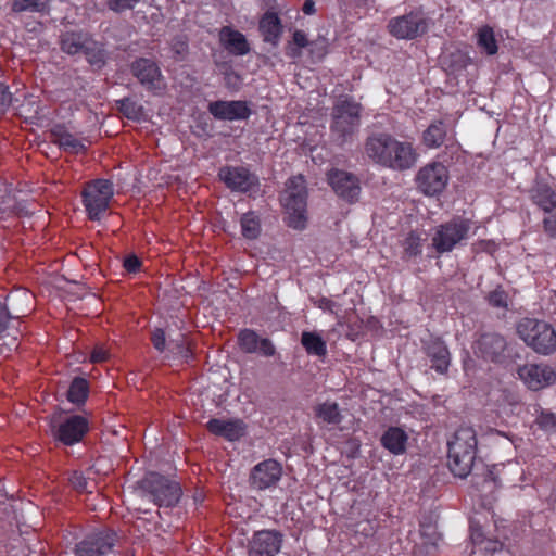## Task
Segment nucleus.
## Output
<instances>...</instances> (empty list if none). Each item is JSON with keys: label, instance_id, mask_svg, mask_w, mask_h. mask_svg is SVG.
Segmentation results:
<instances>
[{"label": "nucleus", "instance_id": "obj_5", "mask_svg": "<svg viewBox=\"0 0 556 556\" xmlns=\"http://www.w3.org/2000/svg\"><path fill=\"white\" fill-rule=\"evenodd\" d=\"M362 105L352 99L339 101L332 111L331 132L340 144L350 140L361 125Z\"/></svg>", "mask_w": 556, "mask_h": 556}, {"label": "nucleus", "instance_id": "obj_43", "mask_svg": "<svg viewBox=\"0 0 556 556\" xmlns=\"http://www.w3.org/2000/svg\"><path fill=\"white\" fill-rule=\"evenodd\" d=\"M169 351L175 355L178 356L185 361H188L192 357V352L190 349L189 342L181 337L177 340H170L168 342Z\"/></svg>", "mask_w": 556, "mask_h": 556}, {"label": "nucleus", "instance_id": "obj_59", "mask_svg": "<svg viewBox=\"0 0 556 556\" xmlns=\"http://www.w3.org/2000/svg\"><path fill=\"white\" fill-rule=\"evenodd\" d=\"M471 540H472V543L477 546V545H482L485 543V539H483V535L481 532H478L476 530H473L471 532Z\"/></svg>", "mask_w": 556, "mask_h": 556}, {"label": "nucleus", "instance_id": "obj_32", "mask_svg": "<svg viewBox=\"0 0 556 556\" xmlns=\"http://www.w3.org/2000/svg\"><path fill=\"white\" fill-rule=\"evenodd\" d=\"M301 344L308 355L325 357L327 355V343L323 337L315 331H303Z\"/></svg>", "mask_w": 556, "mask_h": 556}, {"label": "nucleus", "instance_id": "obj_38", "mask_svg": "<svg viewBox=\"0 0 556 556\" xmlns=\"http://www.w3.org/2000/svg\"><path fill=\"white\" fill-rule=\"evenodd\" d=\"M477 43L489 55H494L498 50L494 31L490 26L479 28L477 31Z\"/></svg>", "mask_w": 556, "mask_h": 556}, {"label": "nucleus", "instance_id": "obj_25", "mask_svg": "<svg viewBox=\"0 0 556 556\" xmlns=\"http://www.w3.org/2000/svg\"><path fill=\"white\" fill-rule=\"evenodd\" d=\"M219 41L222 46L232 55L243 56L250 52V45L245 36L229 26H224L220 28Z\"/></svg>", "mask_w": 556, "mask_h": 556}, {"label": "nucleus", "instance_id": "obj_27", "mask_svg": "<svg viewBox=\"0 0 556 556\" xmlns=\"http://www.w3.org/2000/svg\"><path fill=\"white\" fill-rule=\"evenodd\" d=\"M408 442L407 433L400 427H390L380 438L381 445L393 455H402L406 452Z\"/></svg>", "mask_w": 556, "mask_h": 556}, {"label": "nucleus", "instance_id": "obj_49", "mask_svg": "<svg viewBox=\"0 0 556 556\" xmlns=\"http://www.w3.org/2000/svg\"><path fill=\"white\" fill-rule=\"evenodd\" d=\"M309 53L316 59H323L327 53V47L324 40L312 41L309 46Z\"/></svg>", "mask_w": 556, "mask_h": 556}, {"label": "nucleus", "instance_id": "obj_41", "mask_svg": "<svg viewBox=\"0 0 556 556\" xmlns=\"http://www.w3.org/2000/svg\"><path fill=\"white\" fill-rule=\"evenodd\" d=\"M116 104L121 113L129 119L138 121L143 114L142 106L129 98L117 100Z\"/></svg>", "mask_w": 556, "mask_h": 556}, {"label": "nucleus", "instance_id": "obj_37", "mask_svg": "<svg viewBox=\"0 0 556 556\" xmlns=\"http://www.w3.org/2000/svg\"><path fill=\"white\" fill-rule=\"evenodd\" d=\"M241 232L245 239L254 240L261 235V222L254 212H248L240 219Z\"/></svg>", "mask_w": 556, "mask_h": 556}, {"label": "nucleus", "instance_id": "obj_13", "mask_svg": "<svg viewBox=\"0 0 556 556\" xmlns=\"http://www.w3.org/2000/svg\"><path fill=\"white\" fill-rule=\"evenodd\" d=\"M328 182L336 194L348 203L358 201L361 184L358 178L346 170L333 168L327 174Z\"/></svg>", "mask_w": 556, "mask_h": 556}, {"label": "nucleus", "instance_id": "obj_28", "mask_svg": "<svg viewBox=\"0 0 556 556\" xmlns=\"http://www.w3.org/2000/svg\"><path fill=\"white\" fill-rule=\"evenodd\" d=\"M91 35L86 31H65L60 36L61 50L68 55L83 54Z\"/></svg>", "mask_w": 556, "mask_h": 556}, {"label": "nucleus", "instance_id": "obj_23", "mask_svg": "<svg viewBox=\"0 0 556 556\" xmlns=\"http://www.w3.org/2000/svg\"><path fill=\"white\" fill-rule=\"evenodd\" d=\"M31 302L33 295L26 290H16L7 294L2 306H4L8 312L9 321L26 316L31 309Z\"/></svg>", "mask_w": 556, "mask_h": 556}, {"label": "nucleus", "instance_id": "obj_4", "mask_svg": "<svg viewBox=\"0 0 556 556\" xmlns=\"http://www.w3.org/2000/svg\"><path fill=\"white\" fill-rule=\"evenodd\" d=\"M472 223L468 218L454 217L435 227L432 247L439 253H447L466 243L470 238Z\"/></svg>", "mask_w": 556, "mask_h": 556}, {"label": "nucleus", "instance_id": "obj_62", "mask_svg": "<svg viewBox=\"0 0 556 556\" xmlns=\"http://www.w3.org/2000/svg\"><path fill=\"white\" fill-rule=\"evenodd\" d=\"M204 500V496L202 495V493H195L193 495V503L195 506H198L199 504H201Z\"/></svg>", "mask_w": 556, "mask_h": 556}, {"label": "nucleus", "instance_id": "obj_31", "mask_svg": "<svg viewBox=\"0 0 556 556\" xmlns=\"http://www.w3.org/2000/svg\"><path fill=\"white\" fill-rule=\"evenodd\" d=\"M87 42L88 43L83 52L87 62L94 68H102L106 64L108 60V52L104 45L94 40L92 36Z\"/></svg>", "mask_w": 556, "mask_h": 556}, {"label": "nucleus", "instance_id": "obj_15", "mask_svg": "<svg viewBox=\"0 0 556 556\" xmlns=\"http://www.w3.org/2000/svg\"><path fill=\"white\" fill-rule=\"evenodd\" d=\"M281 476V465L275 459H266L253 467L250 483L253 489L262 491L275 486Z\"/></svg>", "mask_w": 556, "mask_h": 556}, {"label": "nucleus", "instance_id": "obj_7", "mask_svg": "<svg viewBox=\"0 0 556 556\" xmlns=\"http://www.w3.org/2000/svg\"><path fill=\"white\" fill-rule=\"evenodd\" d=\"M473 351L478 357L500 365L507 364L514 356L513 343L495 331L480 333L473 343Z\"/></svg>", "mask_w": 556, "mask_h": 556}, {"label": "nucleus", "instance_id": "obj_33", "mask_svg": "<svg viewBox=\"0 0 556 556\" xmlns=\"http://www.w3.org/2000/svg\"><path fill=\"white\" fill-rule=\"evenodd\" d=\"M446 138V125L442 121L431 123L422 134V142L427 148L441 147Z\"/></svg>", "mask_w": 556, "mask_h": 556}, {"label": "nucleus", "instance_id": "obj_17", "mask_svg": "<svg viewBox=\"0 0 556 556\" xmlns=\"http://www.w3.org/2000/svg\"><path fill=\"white\" fill-rule=\"evenodd\" d=\"M208 112L219 121H243L251 115V109L245 101H214L208 104Z\"/></svg>", "mask_w": 556, "mask_h": 556}, {"label": "nucleus", "instance_id": "obj_3", "mask_svg": "<svg viewBox=\"0 0 556 556\" xmlns=\"http://www.w3.org/2000/svg\"><path fill=\"white\" fill-rule=\"evenodd\" d=\"M518 337L534 352L551 355L556 351V331L551 324L536 318H522L516 325Z\"/></svg>", "mask_w": 556, "mask_h": 556}, {"label": "nucleus", "instance_id": "obj_34", "mask_svg": "<svg viewBox=\"0 0 556 556\" xmlns=\"http://www.w3.org/2000/svg\"><path fill=\"white\" fill-rule=\"evenodd\" d=\"M52 135L54 137L53 142L64 151L79 153L85 150V146L79 139L61 128L54 129Z\"/></svg>", "mask_w": 556, "mask_h": 556}, {"label": "nucleus", "instance_id": "obj_6", "mask_svg": "<svg viewBox=\"0 0 556 556\" xmlns=\"http://www.w3.org/2000/svg\"><path fill=\"white\" fill-rule=\"evenodd\" d=\"M307 191L302 176L290 178L281 195V203L289 214V225L295 229L305 226Z\"/></svg>", "mask_w": 556, "mask_h": 556}, {"label": "nucleus", "instance_id": "obj_8", "mask_svg": "<svg viewBox=\"0 0 556 556\" xmlns=\"http://www.w3.org/2000/svg\"><path fill=\"white\" fill-rule=\"evenodd\" d=\"M113 184L106 179H97L86 185L81 195L89 219L100 220L113 198Z\"/></svg>", "mask_w": 556, "mask_h": 556}, {"label": "nucleus", "instance_id": "obj_21", "mask_svg": "<svg viewBox=\"0 0 556 556\" xmlns=\"http://www.w3.org/2000/svg\"><path fill=\"white\" fill-rule=\"evenodd\" d=\"M238 343L244 353L258 354L265 357H271L276 353V348L268 338H261L252 329H243L238 334Z\"/></svg>", "mask_w": 556, "mask_h": 556}, {"label": "nucleus", "instance_id": "obj_52", "mask_svg": "<svg viewBox=\"0 0 556 556\" xmlns=\"http://www.w3.org/2000/svg\"><path fill=\"white\" fill-rule=\"evenodd\" d=\"M543 228L551 238H556V213L543 219Z\"/></svg>", "mask_w": 556, "mask_h": 556}, {"label": "nucleus", "instance_id": "obj_30", "mask_svg": "<svg viewBox=\"0 0 556 556\" xmlns=\"http://www.w3.org/2000/svg\"><path fill=\"white\" fill-rule=\"evenodd\" d=\"M315 417L319 422L338 426L343 420V415L337 402L326 401L314 407Z\"/></svg>", "mask_w": 556, "mask_h": 556}, {"label": "nucleus", "instance_id": "obj_57", "mask_svg": "<svg viewBox=\"0 0 556 556\" xmlns=\"http://www.w3.org/2000/svg\"><path fill=\"white\" fill-rule=\"evenodd\" d=\"M8 326L9 315L5 307L2 306V301H0V336L8 329Z\"/></svg>", "mask_w": 556, "mask_h": 556}, {"label": "nucleus", "instance_id": "obj_22", "mask_svg": "<svg viewBox=\"0 0 556 556\" xmlns=\"http://www.w3.org/2000/svg\"><path fill=\"white\" fill-rule=\"evenodd\" d=\"M424 350L431 362V368L438 374H446L451 364V354L444 341L431 338L425 342Z\"/></svg>", "mask_w": 556, "mask_h": 556}, {"label": "nucleus", "instance_id": "obj_55", "mask_svg": "<svg viewBox=\"0 0 556 556\" xmlns=\"http://www.w3.org/2000/svg\"><path fill=\"white\" fill-rule=\"evenodd\" d=\"M155 527L154 522L148 521L143 518H138L135 522V528L141 532L142 536L146 535V532H151L152 529Z\"/></svg>", "mask_w": 556, "mask_h": 556}, {"label": "nucleus", "instance_id": "obj_16", "mask_svg": "<svg viewBox=\"0 0 556 556\" xmlns=\"http://www.w3.org/2000/svg\"><path fill=\"white\" fill-rule=\"evenodd\" d=\"M393 136L388 132H374L365 140L366 156L375 164L388 167V159Z\"/></svg>", "mask_w": 556, "mask_h": 556}, {"label": "nucleus", "instance_id": "obj_42", "mask_svg": "<svg viewBox=\"0 0 556 556\" xmlns=\"http://www.w3.org/2000/svg\"><path fill=\"white\" fill-rule=\"evenodd\" d=\"M535 424L545 433H556V414L541 409Z\"/></svg>", "mask_w": 556, "mask_h": 556}, {"label": "nucleus", "instance_id": "obj_19", "mask_svg": "<svg viewBox=\"0 0 556 556\" xmlns=\"http://www.w3.org/2000/svg\"><path fill=\"white\" fill-rule=\"evenodd\" d=\"M282 544V534L275 530H262L254 534L249 556H276Z\"/></svg>", "mask_w": 556, "mask_h": 556}, {"label": "nucleus", "instance_id": "obj_61", "mask_svg": "<svg viewBox=\"0 0 556 556\" xmlns=\"http://www.w3.org/2000/svg\"><path fill=\"white\" fill-rule=\"evenodd\" d=\"M482 545L485 551H490V552H496L498 546H501L500 542L491 541V540H486L485 543Z\"/></svg>", "mask_w": 556, "mask_h": 556}, {"label": "nucleus", "instance_id": "obj_11", "mask_svg": "<svg viewBox=\"0 0 556 556\" xmlns=\"http://www.w3.org/2000/svg\"><path fill=\"white\" fill-rule=\"evenodd\" d=\"M418 189L428 197L440 194L448 181V170L442 163L421 167L416 177Z\"/></svg>", "mask_w": 556, "mask_h": 556}, {"label": "nucleus", "instance_id": "obj_60", "mask_svg": "<svg viewBox=\"0 0 556 556\" xmlns=\"http://www.w3.org/2000/svg\"><path fill=\"white\" fill-rule=\"evenodd\" d=\"M287 55L292 58V59H296V58H300L301 56V48L296 47V46H289L287 48Z\"/></svg>", "mask_w": 556, "mask_h": 556}, {"label": "nucleus", "instance_id": "obj_46", "mask_svg": "<svg viewBox=\"0 0 556 556\" xmlns=\"http://www.w3.org/2000/svg\"><path fill=\"white\" fill-rule=\"evenodd\" d=\"M170 49L178 60H184L188 53V41L186 36H176L173 38Z\"/></svg>", "mask_w": 556, "mask_h": 556}, {"label": "nucleus", "instance_id": "obj_18", "mask_svg": "<svg viewBox=\"0 0 556 556\" xmlns=\"http://www.w3.org/2000/svg\"><path fill=\"white\" fill-rule=\"evenodd\" d=\"M225 185L237 192L252 191L258 185V178L244 167H225L219 172Z\"/></svg>", "mask_w": 556, "mask_h": 556}, {"label": "nucleus", "instance_id": "obj_54", "mask_svg": "<svg viewBox=\"0 0 556 556\" xmlns=\"http://www.w3.org/2000/svg\"><path fill=\"white\" fill-rule=\"evenodd\" d=\"M11 102V93L8 87L0 83V112H3Z\"/></svg>", "mask_w": 556, "mask_h": 556}, {"label": "nucleus", "instance_id": "obj_2", "mask_svg": "<svg viewBox=\"0 0 556 556\" xmlns=\"http://www.w3.org/2000/svg\"><path fill=\"white\" fill-rule=\"evenodd\" d=\"M477 454L476 431L470 427L456 430L448 441V467L454 476L466 478L473 466Z\"/></svg>", "mask_w": 556, "mask_h": 556}, {"label": "nucleus", "instance_id": "obj_26", "mask_svg": "<svg viewBox=\"0 0 556 556\" xmlns=\"http://www.w3.org/2000/svg\"><path fill=\"white\" fill-rule=\"evenodd\" d=\"M530 198L546 213L556 210V190L545 181H535L530 190Z\"/></svg>", "mask_w": 556, "mask_h": 556}, {"label": "nucleus", "instance_id": "obj_48", "mask_svg": "<svg viewBox=\"0 0 556 556\" xmlns=\"http://www.w3.org/2000/svg\"><path fill=\"white\" fill-rule=\"evenodd\" d=\"M139 2L140 0H108V7L116 13H121L134 9Z\"/></svg>", "mask_w": 556, "mask_h": 556}, {"label": "nucleus", "instance_id": "obj_40", "mask_svg": "<svg viewBox=\"0 0 556 556\" xmlns=\"http://www.w3.org/2000/svg\"><path fill=\"white\" fill-rule=\"evenodd\" d=\"M12 10L14 12H46L49 10V0H14Z\"/></svg>", "mask_w": 556, "mask_h": 556}, {"label": "nucleus", "instance_id": "obj_35", "mask_svg": "<svg viewBox=\"0 0 556 556\" xmlns=\"http://www.w3.org/2000/svg\"><path fill=\"white\" fill-rule=\"evenodd\" d=\"M22 206L17 201L16 192L5 184H0V214L18 213Z\"/></svg>", "mask_w": 556, "mask_h": 556}, {"label": "nucleus", "instance_id": "obj_20", "mask_svg": "<svg viewBox=\"0 0 556 556\" xmlns=\"http://www.w3.org/2000/svg\"><path fill=\"white\" fill-rule=\"evenodd\" d=\"M388 161V167L393 170H406L415 166L418 153L413 144L406 141H399L393 137Z\"/></svg>", "mask_w": 556, "mask_h": 556}, {"label": "nucleus", "instance_id": "obj_50", "mask_svg": "<svg viewBox=\"0 0 556 556\" xmlns=\"http://www.w3.org/2000/svg\"><path fill=\"white\" fill-rule=\"evenodd\" d=\"M123 265L128 273L135 274L139 271L141 267V261L138 258V256L131 254L125 257Z\"/></svg>", "mask_w": 556, "mask_h": 556}, {"label": "nucleus", "instance_id": "obj_56", "mask_svg": "<svg viewBox=\"0 0 556 556\" xmlns=\"http://www.w3.org/2000/svg\"><path fill=\"white\" fill-rule=\"evenodd\" d=\"M108 357V352L102 346H97L91 353V362L92 363H101L105 361Z\"/></svg>", "mask_w": 556, "mask_h": 556}, {"label": "nucleus", "instance_id": "obj_9", "mask_svg": "<svg viewBox=\"0 0 556 556\" xmlns=\"http://www.w3.org/2000/svg\"><path fill=\"white\" fill-rule=\"evenodd\" d=\"M52 437L65 445H74L81 441L88 431V421L80 415L62 416L55 414L50 418Z\"/></svg>", "mask_w": 556, "mask_h": 556}, {"label": "nucleus", "instance_id": "obj_47", "mask_svg": "<svg viewBox=\"0 0 556 556\" xmlns=\"http://www.w3.org/2000/svg\"><path fill=\"white\" fill-rule=\"evenodd\" d=\"M316 305L318 308L333 314L338 318V324L342 325L341 316L339 314L340 305L337 302L323 296L316 302Z\"/></svg>", "mask_w": 556, "mask_h": 556}, {"label": "nucleus", "instance_id": "obj_53", "mask_svg": "<svg viewBox=\"0 0 556 556\" xmlns=\"http://www.w3.org/2000/svg\"><path fill=\"white\" fill-rule=\"evenodd\" d=\"M292 40H293V45L299 48H306V47L309 48V46L312 43V41H309L307 39V36L303 30H295L293 33Z\"/></svg>", "mask_w": 556, "mask_h": 556}, {"label": "nucleus", "instance_id": "obj_24", "mask_svg": "<svg viewBox=\"0 0 556 556\" xmlns=\"http://www.w3.org/2000/svg\"><path fill=\"white\" fill-rule=\"evenodd\" d=\"M207 430L215 434L223 437L229 441L239 440L244 435L245 426L239 419H210L206 424Z\"/></svg>", "mask_w": 556, "mask_h": 556}, {"label": "nucleus", "instance_id": "obj_29", "mask_svg": "<svg viewBox=\"0 0 556 556\" xmlns=\"http://www.w3.org/2000/svg\"><path fill=\"white\" fill-rule=\"evenodd\" d=\"M260 31L264 41L277 45L282 33L280 18L275 12H266L260 21Z\"/></svg>", "mask_w": 556, "mask_h": 556}, {"label": "nucleus", "instance_id": "obj_1", "mask_svg": "<svg viewBox=\"0 0 556 556\" xmlns=\"http://www.w3.org/2000/svg\"><path fill=\"white\" fill-rule=\"evenodd\" d=\"M182 495L179 482L157 472H149L132 486L130 504L137 511L148 513L137 505L136 500H148L159 507H174Z\"/></svg>", "mask_w": 556, "mask_h": 556}, {"label": "nucleus", "instance_id": "obj_44", "mask_svg": "<svg viewBox=\"0 0 556 556\" xmlns=\"http://www.w3.org/2000/svg\"><path fill=\"white\" fill-rule=\"evenodd\" d=\"M68 481L74 490L80 493H91L92 491L89 489L91 482L85 475L80 471H73L68 477Z\"/></svg>", "mask_w": 556, "mask_h": 556}, {"label": "nucleus", "instance_id": "obj_45", "mask_svg": "<svg viewBox=\"0 0 556 556\" xmlns=\"http://www.w3.org/2000/svg\"><path fill=\"white\" fill-rule=\"evenodd\" d=\"M489 305L494 308H507L508 306V295L502 288H496L491 291L486 296Z\"/></svg>", "mask_w": 556, "mask_h": 556}, {"label": "nucleus", "instance_id": "obj_39", "mask_svg": "<svg viewBox=\"0 0 556 556\" xmlns=\"http://www.w3.org/2000/svg\"><path fill=\"white\" fill-rule=\"evenodd\" d=\"M403 247V258L412 260L421 255L422 253V239L414 231L409 232L402 242Z\"/></svg>", "mask_w": 556, "mask_h": 556}, {"label": "nucleus", "instance_id": "obj_12", "mask_svg": "<svg viewBox=\"0 0 556 556\" xmlns=\"http://www.w3.org/2000/svg\"><path fill=\"white\" fill-rule=\"evenodd\" d=\"M131 74L149 91L159 93L164 87V77L157 63L151 59L139 58L130 65Z\"/></svg>", "mask_w": 556, "mask_h": 556}, {"label": "nucleus", "instance_id": "obj_14", "mask_svg": "<svg viewBox=\"0 0 556 556\" xmlns=\"http://www.w3.org/2000/svg\"><path fill=\"white\" fill-rule=\"evenodd\" d=\"M518 376L531 390L538 391L556 381V372L545 364H526L518 368Z\"/></svg>", "mask_w": 556, "mask_h": 556}, {"label": "nucleus", "instance_id": "obj_36", "mask_svg": "<svg viewBox=\"0 0 556 556\" xmlns=\"http://www.w3.org/2000/svg\"><path fill=\"white\" fill-rule=\"evenodd\" d=\"M89 384L85 378L75 377L67 390V400L76 405L84 404L88 397Z\"/></svg>", "mask_w": 556, "mask_h": 556}, {"label": "nucleus", "instance_id": "obj_58", "mask_svg": "<svg viewBox=\"0 0 556 556\" xmlns=\"http://www.w3.org/2000/svg\"><path fill=\"white\" fill-rule=\"evenodd\" d=\"M302 11L307 15L314 14L316 11L315 2L313 0H305Z\"/></svg>", "mask_w": 556, "mask_h": 556}, {"label": "nucleus", "instance_id": "obj_51", "mask_svg": "<svg viewBox=\"0 0 556 556\" xmlns=\"http://www.w3.org/2000/svg\"><path fill=\"white\" fill-rule=\"evenodd\" d=\"M152 343L159 352H163L166 345L165 333L162 329H155L152 333Z\"/></svg>", "mask_w": 556, "mask_h": 556}, {"label": "nucleus", "instance_id": "obj_10", "mask_svg": "<svg viewBox=\"0 0 556 556\" xmlns=\"http://www.w3.org/2000/svg\"><path fill=\"white\" fill-rule=\"evenodd\" d=\"M430 20L421 11L393 17L388 23L389 33L396 39L412 40L425 35Z\"/></svg>", "mask_w": 556, "mask_h": 556}]
</instances>
